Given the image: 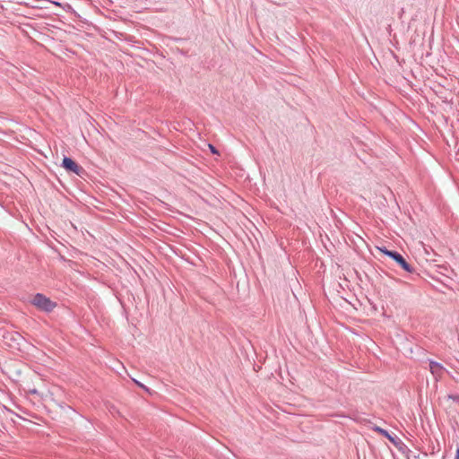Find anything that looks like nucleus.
Returning a JSON list of instances; mask_svg holds the SVG:
<instances>
[{
    "mask_svg": "<svg viewBox=\"0 0 459 459\" xmlns=\"http://www.w3.org/2000/svg\"><path fill=\"white\" fill-rule=\"evenodd\" d=\"M31 303L39 309L45 312H51L56 304L43 294L38 293L32 299Z\"/></svg>",
    "mask_w": 459,
    "mask_h": 459,
    "instance_id": "obj_1",
    "label": "nucleus"
},
{
    "mask_svg": "<svg viewBox=\"0 0 459 459\" xmlns=\"http://www.w3.org/2000/svg\"><path fill=\"white\" fill-rule=\"evenodd\" d=\"M377 249L381 253L393 258L406 272H411V268L410 264L405 261V259L399 253L394 252V251H389L385 247H377Z\"/></svg>",
    "mask_w": 459,
    "mask_h": 459,
    "instance_id": "obj_2",
    "label": "nucleus"
},
{
    "mask_svg": "<svg viewBox=\"0 0 459 459\" xmlns=\"http://www.w3.org/2000/svg\"><path fill=\"white\" fill-rule=\"evenodd\" d=\"M63 167L67 170L80 175L82 169L78 166L72 159L65 157L63 159Z\"/></svg>",
    "mask_w": 459,
    "mask_h": 459,
    "instance_id": "obj_3",
    "label": "nucleus"
},
{
    "mask_svg": "<svg viewBox=\"0 0 459 459\" xmlns=\"http://www.w3.org/2000/svg\"><path fill=\"white\" fill-rule=\"evenodd\" d=\"M448 375V372L439 363L432 361V376L437 381Z\"/></svg>",
    "mask_w": 459,
    "mask_h": 459,
    "instance_id": "obj_4",
    "label": "nucleus"
},
{
    "mask_svg": "<svg viewBox=\"0 0 459 459\" xmlns=\"http://www.w3.org/2000/svg\"><path fill=\"white\" fill-rule=\"evenodd\" d=\"M446 273H448V269L445 266L439 264H432V280L438 281L443 282V281L439 280L437 274H441L443 276H446Z\"/></svg>",
    "mask_w": 459,
    "mask_h": 459,
    "instance_id": "obj_5",
    "label": "nucleus"
},
{
    "mask_svg": "<svg viewBox=\"0 0 459 459\" xmlns=\"http://www.w3.org/2000/svg\"><path fill=\"white\" fill-rule=\"evenodd\" d=\"M373 429L380 434H382L384 437L388 438L393 444L396 445V441L394 437H392L386 430L383 429L380 427H374Z\"/></svg>",
    "mask_w": 459,
    "mask_h": 459,
    "instance_id": "obj_6",
    "label": "nucleus"
},
{
    "mask_svg": "<svg viewBox=\"0 0 459 459\" xmlns=\"http://www.w3.org/2000/svg\"><path fill=\"white\" fill-rule=\"evenodd\" d=\"M432 457H434L433 459H446V452L440 453V450H438L437 453H434L432 450Z\"/></svg>",
    "mask_w": 459,
    "mask_h": 459,
    "instance_id": "obj_7",
    "label": "nucleus"
},
{
    "mask_svg": "<svg viewBox=\"0 0 459 459\" xmlns=\"http://www.w3.org/2000/svg\"><path fill=\"white\" fill-rule=\"evenodd\" d=\"M448 398L454 402L459 403V394H449Z\"/></svg>",
    "mask_w": 459,
    "mask_h": 459,
    "instance_id": "obj_8",
    "label": "nucleus"
},
{
    "mask_svg": "<svg viewBox=\"0 0 459 459\" xmlns=\"http://www.w3.org/2000/svg\"><path fill=\"white\" fill-rule=\"evenodd\" d=\"M209 148L212 153H214V154L218 153L217 150L215 149V147L213 145L209 144Z\"/></svg>",
    "mask_w": 459,
    "mask_h": 459,
    "instance_id": "obj_9",
    "label": "nucleus"
},
{
    "mask_svg": "<svg viewBox=\"0 0 459 459\" xmlns=\"http://www.w3.org/2000/svg\"><path fill=\"white\" fill-rule=\"evenodd\" d=\"M134 382L142 388H143L144 390L148 391V388L146 386H144L143 384L139 383L138 381L134 380Z\"/></svg>",
    "mask_w": 459,
    "mask_h": 459,
    "instance_id": "obj_10",
    "label": "nucleus"
},
{
    "mask_svg": "<svg viewBox=\"0 0 459 459\" xmlns=\"http://www.w3.org/2000/svg\"><path fill=\"white\" fill-rule=\"evenodd\" d=\"M454 459H459V447L456 448V454Z\"/></svg>",
    "mask_w": 459,
    "mask_h": 459,
    "instance_id": "obj_11",
    "label": "nucleus"
},
{
    "mask_svg": "<svg viewBox=\"0 0 459 459\" xmlns=\"http://www.w3.org/2000/svg\"><path fill=\"white\" fill-rule=\"evenodd\" d=\"M30 393L36 394H38V391L36 389H31V390H30Z\"/></svg>",
    "mask_w": 459,
    "mask_h": 459,
    "instance_id": "obj_12",
    "label": "nucleus"
}]
</instances>
